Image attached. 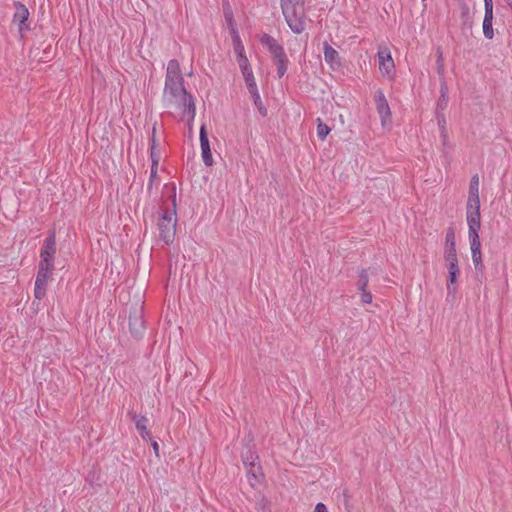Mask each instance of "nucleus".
<instances>
[{
  "instance_id": "6",
  "label": "nucleus",
  "mask_w": 512,
  "mask_h": 512,
  "mask_svg": "<svg viewBox=\"0 0 512 512\" xmlns=\"http://www.w3.org/2000/svg\"><path fill=\"white\" fill-rule=\"evenodd\" d=\"M378 67L381 75L393 81L396 74L395 63L388 47H380L377 52Z\"/></svg>"
},
{
  "instance_id": "1",
  "label": "nucleus",
  "mask_w": 512,
  "mask_h": 512,
  "mask_svg": "<svg viewBox=\"0 0 512 512\" xmlns=\"http://www.w3.org/2000/svg\"><path fill=\"white\" fill-rule=\"evenodd\" d=\"M163 101L169 108L180 112L182 119H187L189 132L192 133L196 107L193 97L187 93L177 60H170L167 66Z\"/></svg>"
},
{
  "instance_id": "15",
  "label": "nucleus",
  "mask_w": 512,
  "mask_h": 512,
  "mask_svg": "<svg viewBox=\"0 0 512 512\" xmlns=\"http://www.w3.org/2000/svg\"><path fill=\"white\" fill-rule=\"evenodd\" d=\"M245 84L247 86V89L249 93L251 94L254 105L261 104V97L257 88L256 80L254 77V74L251 76L244 77Z\"/></svg>"
},
{
  "instance_id": "11",
  "label": "nucleus",
  "mask_w": 512,
  "mask_h": 512,
  "mask_svg": "<svg viewBox=\"0 0 512 512\" xmlns=\"http://www.w3.org/2000/svg\"><path fill=\"white\" fill-rule=\"evenodd\" d=\"M52 275L53 272L51 271H42L38 269L34 287V296L36 299L42 300L46 296L47 285L52 279Z\"/></svg>"
},
{
  "instance_id": "13",
  "label": "nucleus",
  "mask_w": 512,
  "mask_h": 512,
  "mask_svg": "<svg viewBox=\"0 0 512 512\" xmlns=\"http://www.w3.org/2000/svg\"><path fill=\"white\" fill-rule=\"evenodd\" d=\"M14 6L15 13L13 15V23L17 25L18 31L22 34L25 30L28 29L26 22L29 18V11L25 5L20 2H16Z\"/></svg>"
},
{
  "instance_id": "21",
  "label": "nucleus",
  "mask_w": 512,
  "mask_h": 512,
  "mask_svg": "<svg viewBox=\"0 0 512 512\" xmlns=\"http://www.w3.org/2000/svg\"><path fill=\"white\" fill-rule=\"evenodd\" d=\"M367 285H368V279L365 277L359 287V289L361 291L360 298L363 303L370 304V303H372L373 297H372V294L366 289Z\"/></svg>"
},
{
  "instance_id": "27",
  "label": "nucleus",
  "mask_w": 512,
  "mask_h": 512,
  "mask_svg": "<svg viewBox=\"0 0 512 512\" xmlns=\"http://www.w3.org/2000/svg\"><path fill=\"white\" fill-rule=\"evenodd\" d=\"M313 512H329L327 506L324 503H317Z\"/></svg>"
},
{
  "instance_id": "24",
  "label": "nucleus",
  "mask_w": 512,
  "mask_h": 512,
  "mask_svg": "<svg viewBox=\"0 0 512 512\" xmlns=\"http://www.w3.org/2000/svg\"><path fill=\"white\" fill-rule=\"evenodd\" d=\"M469 195L479 196V177L473 176L470 182Z\"/></svg>"
},
{
  "instance_id": "17",
  "label": "nucleus",
  "mask_w": 512,
  "mask_h": 512,
  "mask_svg": "<svg viewBox=\"0 0 512 512\" xmlns=\"http://www.w3.org/2000/svg\"><path fill=\"white\" fill-rule=\"evenodd\" d=\"M232 42L237 57L246 56L245 47L236 29L232 30Z\"/></svg>"
},
{
  "instance_id": "8",
  "label": "nucleus",
  "mask_w": 512,
  "mask_h": 512,
  "mask_svg": "<svg viewBox=\"0 0 512 512\" xmlns=\"http://www.w3.org/2000/svg\"><path fill=\"white\" fill-rule=\"evenodd\" d=\"M377 112L381 119L382 126H386L391 120V110L388 101L382 90H378L374 96Z\"/></svg>"
},
{
  "instance_id": "23",
  "label": "nucleus",
  "mask_w": 512,
  "mask_h": 512,
  "mask_svg": "<svg viewBox=\"0 0 512 512\" xmlns=\"http://www.w3.org/2000/svg\"><path fill=\"white\" fill-rule=\"evenodd\" d=\"M466 211H480L479 196L468 195Z\"/></svg>"
},
{
  "instance_id": "32",
  "label": "nucleus",
  "mask_w": 512,
  "mask_h": 512,
  "mask_svg": "<svg viewBox=\"0 0 512 512\" xmlns=\"http://www.w3.org/2000/svg\"><path fill=\"white\" fill-rule=\"evenodd\" d=\"M257 107V109L259 110L260 114L262 116H266L267 114V110L266 108L263 106V103L261 102V104H258V105H255Z\"/></svg>"
},
{
  "instance_id": "26",
  "label": "nucleus",
  "mask_w": 512,
  "mask_h": 512,
  "mask_svg": "<svg viewBox=\"0 0 512 512\" xmlns=\"http://www.w3.org/2000/svg\"><path fill=\"white\" fill-rule=\"evenodd\" d=\"M237 63L240 69L250 66L247 56L237 57Z\"/></svg>"
},
{
  "instance_id": "2",
  "label": "nucleus",
  "mask_w": 512,
  "mask_h": 512,
  "mask_svg": "<svg viewBox=\"0 0 512 512\" xmlns=\"http://www.w3.org/2000/svg\"><path fill=\"white\" fill-rule=\"evenodd\" d=\"M281 8L289 28L296 34L304 32L308 20L305 14L304 1L281 0Z\"/></svg>"
},
{
  "instance_id": "5",
  "label": "nucleus",
  "mask_w": 512,
  "mask_h": 512,
  "mask_svg": "<svg viewBox=\"0 0 512 512\" xmlns=\"http://www.w3.org/2000/svg\"><path fill=\"white\" fill-rule=\"evenodd\" d=\"M56 254V236L51 233L45 238L40 250V261L38 269L42 271H51L55 269L54 260Z\"/></svg>"
},
{
  "instance_id": "29",
  "label": "nucleus",
  "mask_w": 512,
  "mask_h": 512,
  "mask_svg": "<svg viewBox=\"0 0 512 512\" xmlns=\"http://www.w3.org/2000/svg\"><path fill=\"white\" fill-rule=\"evenodd\" d=\"M241 72H242L243 78L247 77V76H251L253 74L251 65L241 69Z\"/></svg>"
},
{
  "instance_id": "19",
  "label": "nucleus",
  "mask_w": 512,
  "mask_h": 512,
  "mask_svg": "<svg viewBox=\"0 0 512 512\" xmlns=\"http://www.w3.org/2000/svg\"><path fill=\"white\" fill-rule=\"evenodd\" d=\"M443 253H457L455 234L451 230L446 234Z\"/></svg>"
},
{
  "instance_id": "4",
  "label": "nucleus",
  "mask_w": 512,
  "mask_h": 512,
  "mask_svg": "<svg viewBox=\"0 0 512 512\" xmlns=\"http://www.w3.org/2000/svg\"><path fill=\"white\" fill-rule=\"evenodd\" d=\"M176 225L177 217L174 201L173 209L170 211H165L158 220L159 236L166 244H170L174 241L176 235Z\"/></svg>"
},
{
  "instance_id": "18",
  "label": "nucleus",
  "mask_w": 512,
  "mask_h": 512,
  "mask_svg": "<svg viewBox=\"0 0 512 512\" xmlns=\"http://www.w3.org/2000/svg\"><path fill=\"white\" fill-rule=\"evenodd\" d=\"M148 419L144 416L137 418L135 425L144 440L150 439V432L147 428Z\"/></svg>"
},
{
  "instance_id": "31",
  "label": "nucleus",
  "mask_w": 512,
  "mask_h": 512,
  "mask_svg": "<svg viewBox=\"0 0 512 512\" xmlns=\"http://www.w3.org/2000/svg\"><path fill=\"white\" fill-rule=\"evenodd\" d=\"M157 170H158V166H154V165L151 166V175H150L151 181L156 179V177H157Z\"/></svg>"
},
{
  "instance_id": "9",
  "label": "nucleus",
  "mask_w": 512,
  "mask_h": 512,
  "mask_svg": "<svg viewBox=\"0 0 512 512\" xmlns=\"http://www.w3.org/2000/svg\"><path fill=\"white\" fill-rule=\"evenodd\" d=\"M469 246L471 250L472 262L476 270L482 271L483 257L481 252V241L479 234L468 235Z\"/></svg>"
},
{
  "instance_id": "28",
  "label": "nucleus",
  "mask_w": 512,
  "mask_h": 512,
  "mask_svg": "<svg viewBox=\"0 0 512 512\" xmlns=\"http://www.w3.org/2000/svg\"><path fill=\"white\" fill-rule=\"evenodd\" d=\"M493 10H488V11H485V15H484V20L483 21H487V22H493Z\"/></svg>"
},
{
  "instance_id": "16",
  "label": "nucleus",
  "mask_w": 512,
  "mask_h": 512,
  "mask_svg": "<svg viewBox=\"0 0 512 512\" xmlns=\"http://www.w3.org/2000/svg\"><path fill=\"white\" fill-rule=\"evenodd\" d=\"M324 58H325V61L332 68H334L335 66L339 65V62H338V58H339L338 52L333 47H331L328 44H325V46H324Z\"/></svg>"
},
{
  "instance_id": "10",
  "label": "nucleus",
  "mask_w": 512,
  "mask_h": 512,
  "mask_svg": "<svg viewBox=\"0 0 512 512\" xmlns=\"http://www.w3.org/2000/svg\"><path fill=\"white\" fill-rule=\"evenodd\" d=\"M199 140H200L201 157H202L203 163L207 167H211L214 163V160H213L211 147H210V141H209V138L207 135L205 125H202L200 127Z\"/></svg>"
},
{
  "instance_id": "25",
  "label": "nucleus",
  "mask_w": 512,
  "mask_h": 512,
  "mask_svg": "<svg viewBox=\"0 0 512 512\" xmlns=\"http://www.w3.org/2000/svg\"><path fill=\"white\" fill-rule=\"evenodd\" d=\"M483 34L487 39L494 37L493 22L483 21Z\"/></svg>"
},
{
  "instance_id": "14",
  "label": "nucleus",
  "mask_w": 512,
  "mask_h": 512,
  "mask_svg": "<svg viewBox=\"0 0 512 512\" xmlns=\"http://www.w3.org/2000/svg\"><path fill=\"white\" fill-rule=\"evenodd\" d=\"M468 235L479 234L481 228L480 211H466Z\"/></svg>"
},
{
  "instance_id": "30",
  "label": "nucleus",
  "mask_w": 512,
  "mask_h": 512,
  "mask_svg": "<svg viewBox=\"0 0 512 512\" xmlns=\"http://www.w3.org/2000/svg\"><path fill=\"white\" fill-rule=\"evenodd\" d=\"M485 11L493 10V0H484Z\"/></svg>"
},
{
  "instance_id": "22",
  "label": "nucleus",
  "mask_w": 512,
  "mask_h": 512,
  "mask_svg": "<svg viewBox=\"0 0 512 512\" xmlns=\"http://www.w3.org/2000/svg\"><path fill=\"white\" fill-rule=\"evenodd\" d=\"M331 129L329 128L328 125H326L325 123H323V121L318 118L317 119V136L319 137V139L321 140H325L326 137L329 135Z\"/></svg>"
},
{
  "instance_id": "20",
  "label": "nucleus",
  "mask_w": 512,
  "mask_h": 512,
  "mask_svg": "<svg viewBox=\"0 0 512 512\" xmlns=\"http://www.w3.org/2000/svg\"><path fill=\"white\" fill-rule=\"evenodd\" d=\"M150 157H151L152 165L158 166L160 159H161V155H160V152L157 149V145H156L155 128H153V135H152V139H151Z\"/></svg>"
},
{
  "instance_id": "35",
  "label": "nucleus",
  "mask_w": 512,
  "mask_h": 512,
  "mask_svg": "<svg viewBox=\"0 0 512 512\" xmlns=\"http://www.w3.org/2000/svg\"><path fill=\"white\" fill-rule=\"evenodd\" d=\"M509 6H512V0H504Z\"/></svg>"
},
{
  "instance_id": "3",
  "label": "nucleus",
  "mask_w": 512,
  "mask_h": 512,
  "mask_svg": "<svg viewBox=\"0 0 512 512\" xmlns=\"http://www.w3.org/2000/svg\"><path fill=\"white\" fill-rule=\"evenodd\" d=\"M259 41L270 52L277 66L278 77H283L287 71L288 64V58L283 46L275 38L266 33L259 36Z\"/></svg>"
},
{
  "instance_id": "34",
  "label": "nucleus",
  "mask_w": 512,
  "mask_h": 512,
  "mask_svg": "<svg viewBox=\"0 0 512 512\" xmlns=\"http://www.w3.org/2000/svg\"><path fill=\"white\" fill-rule=\"evenodd\" d=\"M152 447H153L155 453L158 454V452H159V445H158V443L157 442H153Z\"/></svg>"
},
{
  "instance_id": "33",
  "label": "nucleus",
  "mask_w": 512,
  "mask_h": 512,
  "mask_svg": "<svg viewBox=\"0 0 512 512\" xmlns=\"http://www.w3.org/2000/svg\"><path fill=\"white\" fill-rule=\"evenodd\" d=\"M249 481H250L251 485H253V486H254V485L258 482V480H257V476L253 473V474H252V479H251V478H249Z\"/></svg>"
},
{
  "instance_id": "12",
  "label": "nucleus",
  "mask_w": 512,
  "mask_h": 512,
  "mask_svg": "<svg viewBox=\"0 0 512 512\" xmlns=\"http://www.w3.org/2000/svg\"><path fill=\"white\" fill-rule=\"evenodd\" d=\"M52 275L53 272L51 271H42L38 269L34 287V296L36 299L42 300L46 296L47 285L52 279Z\"/></svg>"
},
{
  "instance_id": "36",
  "label": "nucleus",
  "mask_w": 512,
  "mask_h": 512,
  "mask_svg": "<svg viewBox=\"0 0 512 512\" xmlns=\"http://www.w3.org/2000/svg\"><path fill=\"white\" fill-rule=\"evenodd\" d=\"M135 322H139V323H140L141 321H140V319H139V318H136V319H135Z\"/></svg>"
},
{
  "instance_id": "7",
  "label": "nucleus",
  "mask_w": 512,
  "mask_h": 512,
  "mask_svg": "<svg viewBox=\"0 0 512 512\" xmlns=\"http://www.w3.org/2000/svg\"><path fill=\"white\" fill-rule=\"evenodd\" d=\"M445 266L448 271L447 290L455 291V286L460 276V267L457 253H443Z\"/></svg>"
}]
</instances>
